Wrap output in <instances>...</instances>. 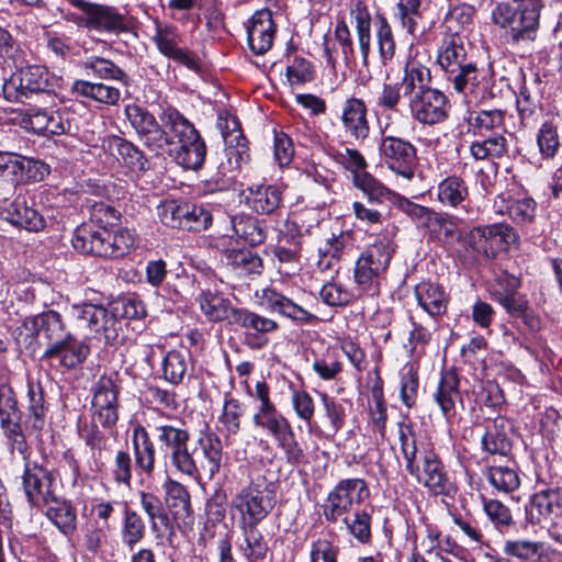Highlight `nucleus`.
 Listing matches in <instances>:
<instances>
[{
	"label": "nucleus",
	"instance_id": "obj_8",
	"mask_svg": "<svg viewBox=\"0 0 562 562\" xmlns=\"http://www.w3.org/2000/svg\"><path fill=\"white\" fill-rule=\"evenodd\" d=\"M222 459L221 439L216 434L207 431L201 434L193 443H183L170 463L183 475L193 477L203 471L213 477L220 472Z\"/></svg>",
	"mask_w": 562,
	"mask_h": 562
},
{
	"label": "nucleus",
	"instance_id": "obj_64",
	"mask_svg": "<svg viewBox=\"0 0 562 562\" xmlns=\"http://www.w3.org/2000/svg\"><path fill=\"white\" fill-rule=\"evenodd\" d=\"M179 40L180 36L175 26L156 23L153 41L162 55L169 57L178 47Z\"/></svg>",
	"mask_w": 562,
	"mask_h": 562
},
{
	"label": "nucleus",
	"instance_id": "obj_35",
	"mask_svg": "<svg viewBox=\"0 0 562 562\" xmlns=\"http://www.w3.org/2000/svg\"><path fill=\"white\" fill-rule=\"evenodd\" d=\"M201 312L210 322L227 319L232 325L233 314L238 307L232 306L228 299L217 292L202 291L198 297Z\"/></svg>",
	"mask_w": 562,
	"mask_h": 562
},
{
	"label": "nucleus",
	"instance_id": "obj_45",
	"mask_svg": "<svg viewBox=\"0 0 562 562\" xmlns=\"http://www.w3.org/2000/svg\"><path fill=\"white\" fill-rule=\"evenodd\" d=\"M122 543L133 550L146 536V524L144 518L124 503L123 518L121 525Z\"/></svg>",
	"mask_w": 562,
	"mask_h": 562
},
{
	"label": "nucleus",
	"instance_id": "obj_19",
	"mask_svg": "<svg viewBox=\"0 0 562 562\" xmlns=\"http://www.w3.org/2000/svg\"><path fill=\"white\" fill-rule=\"evenodd\" d=\"M527 520L542 528L553 527L562 518V490L543 488L536 492L526 508Z\"/></svg>",
	"mask_w": 562,
	"mask_h": 562
},
{
	"label": "nucleus",
	"instance_id": "obj_41",
	"mask_svg": "<svg viewBox=\"0 0 562 562\" xmlns=\"http://www.w3.org/2000/svg\"><path fill=\"white\" fill-rule=\"evenodd\" d=\"M259 524H240L244 542L239 544V551L247 562H259L266 559L269 546L262 532L258 529Z\"/></svg>",
	"mask_w": 562,
	"mask_h": 562
},
{
	"label": "nucleus",
	"instance_id": "obj_7",
	"mask_svg": "<svg viewBox=\"0 0 562 562\" xmlns=\"http://www.w3.org/2000/svg\"><path fill=\"white\" fill-rule=\"evenodd\" d=\"M396 233L395 225H387L385 235L369 245L358 258L355 266V282L362 293L374 296L380 292L382 276L395 252L396 245L392 238Z\"/></svg>",
	"mask_w": 562,
	"mask_h": 562
},
{
	"label": "nucleus",
	"instance_id": "obj_63",
	"mask_svg": "<svg viewBox=\"0 0 562 562\" xmlns=\"http://www.w3.org/2000/svg\"><path fill=\"white\" fill-rule=\"evenodd\" d=\"M111 474L113 481L126 487L131 486L133 475V461L128 451L119 450L115 453Z\"/></svg>",
	"mask_w": 562,
	"mask_h": 562
},
{
	"label": "nucleus",
	"instance_id": "obj_51",
	"mask_svg": "<svg viewBox=\"0 0 562 562\" xmlns=\"http://www.w3.org/2000/svg\"><path fill=\"white\" fill-rule=\"evenodd\" d=\"M352 182L366 194L370 204H382L392 200L393 192L369 172L353 176Z\"/></svg>",
	"mask_w": 562,
	"mask_h": 562
},
{
	"label": "nucleus",
	"instance_id": "obj_6",
	"mask_svg": "<svg viewBox=\"0 0 562 562\" xmlns=\"http://www.w3.org/2000/svg\"><path fill=\"white\" fill-rule=\"evenodd\" d=\"M542 0L501 2L492 11L493 22L505 31L515 47H529L538 37Z\"/></svg>",
	"mask_w": 562,
	"mask_h": 562
},
{
	"label": "nucleus",
	"instance_id": "obj_1",
	"mask_svg": "<svg viewBox=\"0 0 562 562\" xmlns=\"http://www.w3.org/2000/svg\"><path fill=\"white\" fill-rule=\"evenodd\" d=\"M124 114L142 146L154 157L168 156L179 166L199 170L205 160L206 145L199 131L178 109H162L158 119L146 108L126 104Z\"/></svg>",
	"mask_w": 562,
	"mask_h": 562
},
{
	"label": "nucleus",
	"instance_id": "obj_61",
	"mask_svg": "<svg viewBox=\"0 0 562 562\" xmlns=\"http://www.w3.org/2000/svg\"><path fill=\"white\" fill-rule=\"evenodd\" d=\"M375 36L381 63L386 65L395 55V41L392 27L384 16L379 18V26Z\"/></svg>",
	"mask_w": 562,
	"mask_h": 562
},
{
	"label": "nucleus",
	"instance_id": "obj_22",
	"mask_svg": "<svg viewBox=\"0 0 562 562\" xmlns=\"http://www.w3.org/2000/svg\"><path fill=\"white\" fill-rule=\"evenodd\" d=\"M162 487L164 506L170 518V525L172 522L177 526L191 524L192 508L188 488L172 479H168Z\"/></svg>",
	"mask_w": 562,
	"mask_h": 562
},
{
	"label": "nucleus",
	"instance_id": "obj_21",
	"mask_svg": "<svg viewBox=\"0 0 562 562\" xmlns=\"http://www.w3.org/2000/svg\"><path fill=\"white\" fill-rule=\"evenodd\" d=\"M437 199L441 205L459 211L463 216L474 215L470 189L463 178L451 175L437 186Z\"/></svg>",
	"mask_w": 562,
	"mask_h": 562
},
{
	"label": "nucleus",
	"instance_id": "obj_36",
	"mask_svg": "<svg viewBox=\"0 0 562 562\" xmlns=\"http://www.w3.org/2000/svg\"><path fill=\"white\" fill-rule=\"evenodd\" d=\"M71 92L77 97L87 98L105 105H115L121 99L119 88L103 82L76 80L71 86Z\"/></svg>",
	"mask_w": 562,
	"mask_h": 562
},
{
	"label": "nucleus",
	"instance_id": "obj_26",
	"mask_svg": "<svg viewBox=\"0 0 562 562\" xmlns=\"http://www.w3.org/2000/svg\"><path fill=\"white\" fill-rule=\"evenodd\" d=\"M262 297L269 311L278 313L297 325H311L318 321V317L305 308L299 301L276 289H266Z\"/></svg>",
	"mask_w": 562,
	"mask_h": 562
},
{
	"label": "nucleus",
	"instance_id": "obj_39",
	"mask_svg": "<svg viewBox=\"0 0 562 562\" xmlns=\"http://www.w3.org/2000/svg\"><path fill=\"white\" fill-rule=\"evenodd\" d=\"M520 281L512 274L503 273L495 279L491 285L490 292L492 296L508 312L509 310H520V301L524 300L518 295Z\"/></svg>",
	"mask_w": 562,
	"mask_h": 562
},
{
	"label": "nucleus",
	"instance_id": "obj_55",
	"mask_svg": "<svg viewBox=\"0 0 562 562\" xmlns=\"http://www.w3.org/2000/svg\"><path fill=\"white\" fill-rule=\"evenodd\" d=\"M188 359L181 351H168L162 361L165 380L175 385L181 383L188 370Z\"/></svg>",
	"mask_w": 562,
	"mask_h": 562
},
{
	"label": "nucleus",
	"instance_id": "obj_42",
	"mask_svg": "<svg viewBox=\"0 0 562 562\" xmlns=\"http://www.w3.org/2000/svg\"><path fill=\"white\" fill-rule=\"evenodd\" d=\"M415 296L419 306L430 316L446 313L448 299L443 289L432 282H420L415 288Z\"/></svg>",
	"mask_w": 562,
	"mask_h": 562
},
{
	"label": "nucleus",
	"instance_id": "obj_9",
	"mask_svg": "<svg viewBox=\"0 0 562 562\" xmlns=\"http://www.w3.org/2000/svg\"><path fill=\"white\" fill-rule=\"evenodd\" d=\"M72 247L85 255L103 258H120L135 246L134 235L126 228L116 233L83 223L78 226L71 239Z\"/></svg>",
	"mask_w": 562,
	"mask_h": 562
},
{
	"label": "nucleus",
	"instance_id": "obj_52",
	"mask_svg": "<svg viewBox=\"0 0 562 562\" xmlns=\"http://www.w3.org/2000/svg\"><path fill=\"white\" fill-rule=\"evenodd\" d=\"M371 513L372 510L368 512L366 508L355 509L340 519L348 533L360 543H368L371 540Z\"/></svg>",
	"mask_w": 562,
	"mask_h": 562
},
{
	"label": "nucleus",
	"instance_id": "obj_18",
	"mask_svg": "<svg viewBox=\"0 0 562 562\" xmlns=\"http://www.w3.org/2000/svg\"><path fill=\"white\" fill-rule=\"evenodd\" d=\"M24 460L22 488L27 503L32 507L44 508L56 495L53 473L36 462H30L26 458Z\"/></svg>",
	"mask_w": 562,
	"mask_h": 562
},
{
	"label": "nucleus",
	"instance_id": "obj_12",
	"mask_svg": "<svg viewBox=\"0 0 562 562\" xmlns=\"http://www.w3.org/2000/svg\"><path fill=\"white\" fill-rule=\"evenodd\" d=\"M369 495L368 485L362 479L339 481L328 493L323 506L325 519L333 524L339 522L353 510V505H360Z\"/></svg>",
	"mask_w": 562,
	"mask_h": 562
},
{
	"label": "nucleus",
	"instance_id": "obj_16",
	"mask_svg": "<svg viewBox=\"0 0 562 562\" xmlns=\"http://www.w3.org/2000/svg\"><path fill=\"white\" fill-rule=\"evenodd\" d=\"M232 325L244 329L243 342L252 350L265 348L269 344V336L280 328L277 321L244 307L234 312Z\"/></svg>",
	"mask_w": 562,
	"mask_h": 562
},
{
	"label": "nucleus",
	"instance_id": "obj_56",
	"mask_svg": "<svg viewBox=\"0 0 562 562\" xmlns=\"http://www.w3.org/2000/svg\"><path fill=\"white\" fill-rule=\"evenodd\" d=\"M490 483L502 492H512L519 487L520 477L515 465H492L488 468Z\"/></svg>",
	"mask_w": 562,
	"mask_h": 562
},
{
	"label": "nucleus",
	"instance_id": "obj_2",
	"mask_svg": "<svg viewBox=\"0 0 562 562\" xmlns=\"http://www.w3.org/2000/svg\"><path fill=\"white\" fill-rule=\"evenodd\" d=\"M71 310L79 329L88 330L109 345L122 340L123 319H140L146 314L143 303L134 297H121L108 306L81 303L72 305Z\"/></svg>",
	"mask_w": 562,
	"mask_h": 562
},
{
	"label": "nucleus",
	"instance_id": "obj_38",
	"mask_svg": "<svg viewBox=\"0 0 562 562\" xmlns=\"http://www.w3.org/2000/svg\"><path fill=\"white\" fill-rule=\"evenodd\" d=\"M157 440L161 448L165 449L166 458L171 460L180 450L183 443L191 441V435L182 423L164 424L154 426Z\"/></svg>",
	"mask_w": 562,
	"mask_h": 562
},
{
	"label": "nucleus",
	"instance_id": "obj_47",
	"mask_svg": "<svg viewBox=\"0 0 562 562\" xmlns=\"http://www.w3.org/2000/svg\"><path fill=\"white\" fill-rule=\"evenodd\" d=\"M503 552L520 562H541L544 557V544L527 539H508L504 541Z\"/></svg>",
	"mask_w": 562,
	"mask_h": 562
},
{
	"label": "nucleus",
	"instance_id": "obj_34",
	"mask_svg": "<svg viewBox=\"0 0 562 562\" xmlns=\"http://www.w3.org/2000/svg\"><path fill=\"white\" fill-rule=\"evenodd\" d=\"M30 322L32 329L36 335L43 336L48 346L60 342L67 335H71V333L67 330L61 315L54 310L40 313L33 316Z\"/></svg>",
	"mask_w": 562,
	"mask_h": 562
},
{
	"label": "nucleus",
	"instance_id": "obj_46",
	"mask_svg": "<svg viewBox=\"0 0 562 562\" xmlns=\"http://www.w3.org/2000/svg\"><path fill=\"white\" fill-rule=\"evenodd\" d=\"M234 235L250 246L260 245L267 237L260 221L251 215H236L231 220Z\"/></svg>",
	"mask_w": 562,
	"mask_h": 562
},
{
	"label": "nucleus",
	"instance_id": "obj_60",
	"mask_svg": "<svg viewBox=\"0 0 562 562\" xmlns=\"http://www.w3.org/2000/svg\"><path fill=\"white\" fill-rule=\"evenodd\" d=\"M504 122V113L501 110H488L471 113L468 124L474 134L483 135V132L498 127Z\"/></svg>",
	"mask_w": 562,
	"mask_h": 562
},
{
	"label": "nucleus",
	"instance_id": "obj_30",
	"mask_svg": "<svg viewBox=\"0 0 562 562\" xmlns=\"http://www.w3.org/2000/svg\"><path fill=\"white\" fill-rule=\"evenodd\" d=\"M323 47L327 64L335 68L337 56L340 55L345 65L355 59V48L350 30L345 20H338L334 30V43L330 45L328 35L324 36Z\"/></svg>",
	"mask_w": 562,
	"mask_h": 562
},
{
	"label": "nucleus",
	"instance_id": "obj_58",
	"mask_svg": "<svg viewBox=\"0 0 562 562\" xmlns=\"http://www.w3.org/2000/svg\"><path fill=\"white\" fill-rule=\"evenodd\" d=\"M227 262L240 273L246 274H259L262 268L261 258L245 249L231 251Z\"/></svg>",
	"mask_w": 562,
	"mask_h": 562
},
{
	"label": "nucleus",
	"instance_id": "obj_48",
	"mask_svg": "<svg viewBox=\"0 0 562 562\" xmlns=\"http://www.w3.org/2000/svg\"><path fill=\"white\" fill-rule=\"evenodd\" d=\"M438 63L447 74L456 71L458 68L469 64L467 50L462 41L457 36H451L443 41L438 53Z\"/></svg>",
	"mask_w": 562,
	"mask_h": 562
},
{
	"label": "nucleus",
	"instance_id": "obj_14",
	"mask_svg": "<svg viewBox=\"0 0 562 562\" xmlns=\"http://www.w3.org/2000/svg\"><path fill=\"white\" fill-rule=\"evenodd\" d=\"M49 72L40 65L26 66L14 72L3 85V93L9 101L24 102L33 94L48 91Z\"/></svg>",
	"mask_w": 562,
	"mask_h": 562
},
{
	"label": "nucleus",
	"instance_id": "obj_11",
	"mask_svg": "<svg viewBox=\"0 0 562 562\" xmlns=\"http://www.w3.org/2000/svg\"><path fill=\"white\" fill-rule=\"evenodd\" d=\"M67 1L82 12L78 23L89 31L119 36L130 33L133 29L132 20L115 7L86 0Z\"/></svg>",
	"mask_w": 562,
	"mask_h": 562
},
{
	"label": "nucleus",
	"instance_id": "obj_13",
	"mask_svg": "<svg viewBox=\"0 0 562 562\" xmlns=\"http://www.w3.org/2000/svg\"><path fill=\"white\" fill-rule=\"evenodd\" d=\"M519 236L507 223H495L474 227L468 237L470 247L486 258H495L513 245H517Z\"/></svg>",
	"mask_w": 562,
	"mask_h": 562
},
{
	"label": "nucleus",
	"instance_id": "obj_24",
	"mask_svg": "<svg viewBox=\"0 0 562 562\" xmlns=\"http://www.w3.org/2000/svg\"><path fill=\"white\" fill-rule=\"evenodd\" d=\"M340 121L345 133L358 143H363L370 135L368 106L366 102L356 97L348 98L342 106Z\"/></svg>",
	"mask_w": 562,
	"mask_h": 562
},
{
	"label": "nucleus",
	"instance_id": "obj_32",
	"mask_svg": "<svg viewBox=\"0 0 562 562\" xmlns=\"http://www.w3.org/2000/svg\"><path fill=\"white\" fill-rule=\"evenodd\" d=\"M283 192L276 184H256L248 188L247 205L257 214L271 215L282 204Z\"/></svg>",
	"mask_w": 562,
	"mask_h": 562
},
{
	"label": "nucleus",
	"instance_id": "obj_33",
	"mask_svg": "<svg viewBox=\"0 0 562 562\" xmlns=\"http://www.w3.org/2000/svg\"><path fill=\"white\" fill-rule=\"evenodd\" d=\"M5 220L29 232H41L45 227L44 217L29 205L25 196L22 195H18L5 209Z\"/></svg>",
	"mask_w": 562,
	"mask_h": 562
},
{
	"label": "nucleus",
	"instance_id": "obj_53",
	"mask_svg": "<svg viewBox=\"0 0 562 562\" xmlns=\"http://www.w3.org/2000/svg\"><path fill=\"white\" fill-rule=\"evenodd\" d=\"M83 67L100 79L115 80L124 86L128 82V76L126 72L110 59L93 56L83 63Z\"/></svg>",
	"mask_w": 562,
	"mask_h": 562
},
{
	"label": "nucleus",
	"instance_id": "obj_57",
	"mask_svg": "<svg viewBox=\"0 0 562 562\" xmlns=\"http://www.w3.org/2000/svg\"><path fill=\"white\" fill-rule=\"evenodd\" d=\"M537 144L543 158L552 159L557 155L560 140L558 127L552 121H546L541 124L537 135Z\"/></svg>",
	"mask_w": 562,
	"mask_h": 562
},
{
	"label": "nucleus",
	"instance_id": "obj_49",
	"mask_svg": "<svg viewBox=\"0 0 562 562\" xmlns=\"http://www.w3.org/2000/svg\"><path fill=\"white\" fill-rule=\"evenodd\" d=\"M506 138L501 134L494 133L485 138L472 142L469 151L476 161L493 160L506 154Z\"/></svg>",
	"mask_w": 562,
	"mask_h": 562
},
{
	"label": "nucleus",
	"instance_id": "obj_20",
	"mask_svg": "<svg viewBox=\"0 0 562 562\" xmlns=\"http://www.w3.org/2000/svg\"><path fill=\"white\" fill-rule=\"evenodd\" d=\"M22 413L18 406V401L13 389L8 384H0V425L4 435L20 451L26 446L23 434Z\"/></svg>",
	"mask_w": 562,
	"mask_h": 562
},
{
	"label": "nucleus",
	"instance_id": "obj_40",
	"mask_svg": "<svg viewBox=\"0 0 562 562\" xmlns=\"http://www.w3.org/2000/svg\"><path fill=\"white\" fill-rule=\"evenodd\" d=\"M45 516L65 535L70 536L75 532L77 527V514L72 505L66 501L54 495V499L47 503Z\"/></svg>",
	"mask_w": 562,
	"mask_h": 562
},
{
	"label": "nucleus",
	"instance_id": "obj_28",
	"mask_svg": "<svg viewBox=\"0 0 562 562\" xmlns=\"http://www.w3.org/2000/svg\"><path fill=\"white\" fill-rule=\"evenodd\" d=\"M434 398L447 419L456 416L457 405H463L460 392V379L456 368H449L441 372L437 390L434 393Z\"/></svg>",
	"mask_w": 562,
	"mask_h": 562
},
{
	"label": "nucleus",
	"instance_id": "obj_59",
	"mask_svg": "<svg viewBox=\"0 0 562 562\" xmlns=\"http://www.w3.org/2000/svg\"><path fill=\"white\" fill-rule=\"evenodd\" d=\"M184 214L182 222V229L201 232L206 229L212 223L211 212L202 205H196L190 202H184Z\"/></svg>",
	"mask_w": 562,
	"mask_h": 562
},
{
	"label": "nucleus",
	"instance_id": "obj_44",
	"mask_svg": "<svg viewBox=\"0 0 562 562\" xmlns=\"http://www.w3.org/2000/svg\"><path fill=\"white\" fill-rule=\"evenodd\" d=\"M27 401L25 427L34 431H41L46 424L47 407L45 404L44 391L40 384L27 385Z\"/></svg>",
	"mask_w": 562,
	"mask_h": 562
},
{
	"label": "nucleus",
	"instance_id": "obj_37",
	"mask_svg": "<svg viewBox=\"0 0 562 562\" xmlns=\"http://www.w3.org/2000/svg\"><path fill=\"white\" fill-rule=\"evenodd\" d=\"M509 425L505 418H496L486 426L481 443L490 454L507 456L512 450V441L506 432Z\"/></svg>",
	"mask_w": 562,
	"mask_h": 562
},
{
	"label": "nucleus",
	"instance_id": "obj_23",
	"mask_svg": "<svg viewBox=\"0 0 562 562\" xmlns=\"http://www.w3.org/2000/svg\"><path fill=\"white\" fill-rule=\"evenodd\" d=\"M479 70L472 61L448 74V80L452 83L454 90L470 98V101L484 102L493 98L488 90V82L479 80Z\"/></svg>",
	"mask_w": 562,
	"mask_h": 562
},
{
	"label": "nucleus",
	"instance_id": "obj_27",
	"mask_svg": "<svg viewBox=\"0 0 562 562\" xmlns=\"http://www.w3.org/2000/svg\"><path fill=\"white\" fill-rule=\"evenodd\" d=\"M90 352L87 344L77 341L76 337L67 335L64 340L52 346H47L42 356V360H58L60 367L65 369H75L83 363Z\"/></svg>",
	"mask_w": 562,
	"mask_h": 562
},
{
	"label": "nucleus",
	"instance_id": "obj_4",
	"mask_svg": "<svg viewBox=\"0 0 562 562\" xmlns=\"http://www.w3.org/2000/svg\"><path fill=\"white\" fill-rule=\"evenodd\" d=\"M430 70L418 64H407L402 79L403 95L407 99L411 116L424 126L445 122L449 101L443 92L429 87Z\"/></svg>",
	"mask_w": 562,
	"mask_h": 562
},
{
	"label": "nucleus",
	"instance_id": "obj_10",
	"mask_svg": "<svg viewBox=\"0 0 562 562\" xmlns=\"http://www.w3.org/2000/svg\"><path fill=\"white\" fill-rule=\"evenodd\" d=\"M277 504L276 486L265 475L252 477L233 498V507L240 516V524H260Z\"/></svg>",
	"mask_w": 562,
	"mask_h": 562
},
{
	"label": "nucleus",
	"instance_id": "obj_29",
	"mask_svg": "<svg viewBox=\"0 0 562 562\" xmlns=\"http://www.w3.org/2000/svg\"><path fill=\"white\" fill-rule=\"evenodd\" d=\"M103 146L126 168L133 172H145L149 169V160L144 151L131 140L113 135L108 137Z\"/></svg>",
	"mask_w": 562,
	"mask_h": 562
},
{
	"label": "nucleus",
	"instance_id": "obj_50",
	"mask_svg": "<svg viewBox=\"0 0 562 562\" xmlns=\"http://www.w3.org/2000/svg\"><path fill=\"white\" fill-rule=\"evenodd\" d=\"M138 496H139L140 508L143 509L145 515L148 517L150 529L153 531H156L158 528V521L165 528H169L170 527V518L168 517V514L166 513L164 502L161 501V498L154 492H149V491H140L138 493Z\"/></svg>",
	"mask_w": 562,
	"mask_h": 562
},
{
	"label": "nucleus",
	"instance_id": "obj_17",
	"mask_svg": "<svg viewBox=\"0 0 562 562\" xmlns=\"http://www.w3.org/2000/svg\"><path fill=\"white\" fill-rule=\"evenodd\" d=\"M120 387L108 375H102L92 389L91 413L92 418L103 428H112L119 420Z\"/></svg>",
	"mask_w": 562,
	"mask_h": 562
},
{
	"label": "nucleus",
	"instance_id": "obj_15",
	"mask_svg": "<svg viewBox=\"0 0 562 562\" xmlns=\"http://www.w3.org/2000/svg\"><path fill=\"white\" fill-rule=\"evenodd\" d=\"M379 153L390 170L406 180L415 177L417 149L409 140L391 135L383 136Z\"/></svg>",
	"mask_w": 562,
	"mask_h": 562
},
{
	"label": "nucleus",
	"instance_id": "obj_43",
	"mask_svg": "<svg viewBox=\"0 0 562 562\" xmlns=\"http://www.w3.org/2000/svg\"><path fill=\"white\" fill-rule=\"evenodd\" d=\"M350 14L356 24L359 49L366 64L371 50V15L362 0L352 1Z\"/></svg>",
	"mask_w": 562,
	"mask_h": 562
},
{
	"label": "nucleus",
	"instance_id": "obj_25",
	"mask_svg": "<svg viewBox=\"0 0 562 562\" xmlns=\"http://www.w3.org/2000/svg\"><path fill=\"white\" fill-rule=\"evenodd\" d=\"M276 24L268 9L256 11L247 25V41L250 50L256 55H263L271 49Z\"/></svg>",
	"mask_w": 562,
	"mask_h": 562
},
{
	"label": "nucleus",
	"instance_id": "obj_62",
	"mask_svg": "<svg viewBox=\"0 0 562 562\" xmlns=\"http://www.w3.org/2000/svg\"><path fill=\"white\" fill-rule=\"evenodd\" d=\"M321 400L328 422L326 429L330 435H336L345 425V408L326 393H321Z\"/></svg>",
	"mask_w": 562,
	"mask_h": 562
},
{
	"label": "nucleus",
	"instance_id": "obj_31",
	"mask_svg": "<svg viewBox=\"0 0 562 562\" xmlns=\"http://www.w3.org/2000/svg\"><path fill=\"white\" fill-rule=\"evenodd\" d=\"M132 447L136 469L146 476H151L156 464V448L148 430L140 424L132 429Z\"/></svg>",
	"mask_w": 562,
	"mask_h": 562
},
{
	"label": "nucleus",
	"instance_id": "obj_3",
	"mask_svg": "<svg viewBox=\"0 0 562 562\" xmlns=\"http://www.w3.org/2000/svg\"><path fill=\"white\" fill-rule=\"evenodd\" d=\"M397 434L406 471L436 495L454 493V484L435 449L431 447L419 448L416 434L409 424L398 423Z\"/></svg>",
	"mask_w": 562,
	"mask_h": 562
},
{
	"label": "nucleus",
	"instance_id": "obj_54",
	"mask_svg": "<svg viewBox=\"0 0 562 562\" xmlns=\"http://www.w3.org/2000/svg\"><path fill=\"white\" fill-rule=\"evenodd\" d=\"M245 405L237 398L226 396L218 422L228 435H237L241 429Z\"/></svg>",
	"mask_w": 562,
	"mask_h": 562
},
{
	"label": "nucleus",
	"instance_id": "obj_5",
	"mask_svg": "<svg viewBox=\"0 0 562 562\" xmlns=\"http://www.w3.org/2000/svg\"><path fill=\"white\" fill-rule=\"evenodd\" d=\"M248 395L258 402L252 415L254 426L276 441L289 462H300L303 451L295 440L291 423L272 402L269 385L265 381H258L254 391L248 390Z\"/></svg>",
	"mask_w": 562,
	"mask_h": 562
}]
</instances>
